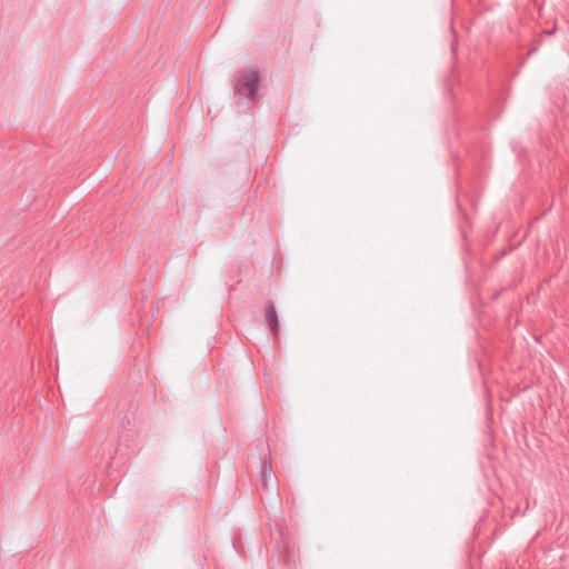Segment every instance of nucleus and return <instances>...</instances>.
Instances as JSON below:
<instances>
[{
  "label": "nucleus",
  "instance_id": "7ed1b4c3",
  "mask_svg": "<svg viewBox=\"0 0 569 569\" xmlns=\"http://www.w3.org/2000/svg\"><path fill=\"white\" fill-rule=\"evenodd\" d=\"M267 486H268L267 478H266V476H263V487L267 488Z\"/></svg>",
  "mask_w": 569,
  "mask_h": 569
},
{
  "label": "nucleus",
  "instance_id": "f03ea898",
  "mask_svg": "<svg viewBox=\"0 0 569 569\" xmlns=\"http://www.w3.org/2000/svg\"><path fill=\"white\" fill-rule=\"evenodd\" d=\"M267 322H268V326L270 327L272 333L274 336H278L279 321H278V316L276 312L274 305L272 302H269L268 307H267Z\"/></svg>",
  "mask_w": 569,
  "mask_h": 569
},
{
  "label": "nucleus",
  "instance_id": "f257e3e1",
  "mask_svg": "<svg viewBox=\"0 0 569 569\" xmlns=\"http://www.w3.org/2000/svg\"><path fill=\"white\" fill-rule=\"evenodd\" d=\"M259 76L254 70L239 71L234 83L236 103L241 111L249 110L256 99L258 90Z\"/></svg>",
  "mask_w": 569,
  "mask_h": 569
}]
</instances>
